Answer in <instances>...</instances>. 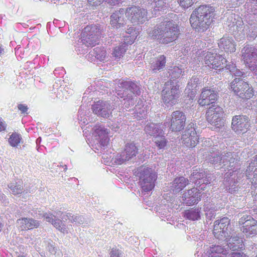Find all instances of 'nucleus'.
Here are the masks:
<instances>
[{"label": "nucleus", "instance_id": "c756f323", "mask_svg": "<svg viewBox=\"0 0 257 257\" xmlns=\"http://www.w3.org/2000/svg\"><path fill=\"white\" fill-rule=\"evenodd\" d=\"M188 180L183 177L175 178L170 186L173 193L176 194L182 190L188 184Z\"/></svg>", "mask_w": 257, "mask_h": 257}, {"label": "nucleus", "instance_id": "774afa93", "mask_svg": "<svg viewBox=\"0 0 257 257\" xmlns=\"http://www.w3.org/2000/svg\"><path fill=\"white\" fill-rule=\"evenodd\" d=\"M121 0H105V2L110 5L115 6L121 2Z\"/></svg>", "mask_w": 257, "mask_h": 257}, {"label": "nucleus", "instance_id": "37998d69", "mask_svg": "<svg viewBox=\"0 0 257 257\" xmlns=\"http://www.w3.org/2000/svg\"><path fill=\"white\" fill-rule=\"evenodd\" d=\"M8 187L11 190V193L14 195H19L22 193L24 190L23 182L21 180L10 183Z\"/></svg>", "mask_w": 257, "mask_h": 257}, {"label": "nucleus", "instance_id": "69168bd1", "mask_svg": "<svg viewBox=\"0 0 257 257\" xmlns=\"http://www.w3.org/2000/svg\"><path fill=\"white\" fill-rule=\"evenodd\" d=\"M7 127V124L5 121L0 117V132L4 131Z\"/></svg>", "mask_w": 257, "mask_h": 257}, {"label": "nucleus", "instance_id": "7c9ffc66", "mask_svg": "<svg viewBox=\"0 0 257 257\" xmlns=\"http://www.w3.org/2000/svg\"><path fill=\"white\" fill-rule=\"evenodd\" d=\"M17 223L20 225L22 230L31 229L37 227L39 225V222L32 218H23L17 220Z\"/></svg>", "mask_w": 257, "mask_h": 257}, {"label": "nucleus", "instance_id": "4c0bfd02", "mask_svg": "<svg viewBox=\"0 0 257 257\" xmlns=\"http://www.w3.org/2000/svg\"><path fill=\"white\" fill-rule=\"evenodd\" d=\"M145 131L150 136L156 137L159 135L162 134L163 130L161 127V125L155 123H150L146 125L145 127Z\"/></svg>", "mask_w": 257, "mask_h": 257}, {"label": "nucleus", "instance_id": "bf43d9fd", "mask_svg": "<svg viewBox=\"0 0 257 257\" xmlns=\"http://www.w3.org/2000/svg\"><path fill=\"white\" fill-rule=\"evenodd\" d=\"M53 73L56 77H62L65 74V70L63 67H58L54 70Z\"/></svg>", "mask_w": 257, "mask_h": 257}, {"label": "nucleus", "instance_id": "7ed1b4c3", "mask_svg": "<svg viewBox=\"0 0 257 257\" xmlns=\"http://www.w3.org/2000/svg\"><path fill=\"white\" fill-rule=\"evenodd\" d=\"M116 83L121 89L117 90V95L123 98L124 107L128 109L134 104V96L141 94L140 86L137 83L130 80H119Z\"/></svg>", "mask_w": 257, "mask_h": 257}, {"label": "nucleus", "instance_id": "c03bdc74", "mask_svg": "<svg viewBox=\"0 0 257 257\" xmlns=\"http://www.w3.org/2000/svg\"><path fill=\"white\" fill-rule=\"evenodd\" d=\"M166 58L164 55H161L155 60L151 64V68L156 71L163 69L165 66Z\"/></svg>", "mask_w": 257, "mask_h": 257}, {"label": "nucleus", "instance_id": "423d86ee", "mask_svg": "<svg viewBox=\"0 0 257 257\" xmlns=\"http://www.w3.org/2000/svg\"><path fill=\"white\" fill-rule=\"evenodd\" d=\"M197 57L195 61L197 63L204 62L210 68L217 69L220 71L223 69V64L227 60L222 55L210 52L198 51L197 52Z\"/></svg>", "mask_w": 257, "mask_h": 257}, {"label": "nucleus", "instance_id": "c85d7f7f", "mask_svg": "<svg viewBox=\"0 0 257 257\" xmlns=\"http://www.w3.org/2000/svg\"><path fill=\"white\" fill-rule=\"evenodd\" d=\"M44 218L47 222H51L58 230L63 233H68L65 225L59 219H55L56 216L50 213H46L43 215Z\"/></svg>", "mask_w": 257, "mask_h": 257}, {"label": "nucleus", "instance_id": "0e129e2a", "mask_svg": "<svg viewBox=\"0 0 257 257\" xmlns=\"http://www.w3.org/2000/svg\"><path fill=\"white\" fill-rule=\"evenodd\" d=\"M110 254L111 257H119V251L118 249L112 248Z\"/></svg>", "mask_w": 257, "mask_h": 257}, {"label": "nucleus", "instance_id": "6e6552de", "mask_svg": "<svg viewBox=\"0 0 257 257\" xmlns=\"http://www.w3.org/2000/svg\"><path fill=\"white\" fill-rule=\"evenodd\" d=\"M234 93L242 99H249L254 95L252 86L240 78H235L230 84Z\"/></svg>", "mask_w": 257, "mask_h": 257}, {"label": "nucleus", "instance_id": "e433bc0d", "mask_svg": "<svg viewBox=\"0 0 257 257\" xmlns=\"http://www.w3.org/2000/svg\"><path fill=\"white\" fill-rule=\"evenodd\" d=\"M102 158L104 160L105 159L107 160L106 161H104V162L106 163L110 162L113 165H121L126 161H128L123 152L120 154H117L114 157L111 159L106 158L104 154H103Z\"/></svg>", "mask_w": 257, "mask_h": 257}, {"label": "nucleus", "instance_id": "b1692460", "mask_svg": "<svg viewBox=\"0 0 257 257\" xmlns=\"http://www.w3.org/2000/svg\"><path fill=\"white\" fill-rule=\"evenodd\" d=\"M56 215L57 217H60L64 220H68L71 223L75 224L83 225L84 226L85 224H87L89 223V221L85 220L82 215L74 216L69 213H63L60 211L56 212Z\"/></svg>", "mask_w": 257, "mask_h": 257}, {"label": "nucleus", "instance_id": "2eb2a0df", "mask_svg": "<svg viewBox=\"0 0 257 257\" xmlns=\"http://www.w3.org/2000/svg\"><path fill=\"white\" fill-rule=\"evenodd\" d=\"M224 115L223 109L216 105H212L207 110L206 119L211 124L219 127L221 126L223 121L221 118Z\"/></svg>", "mask_w": 257, "mask_h": 257}, {"label": "nucleus", "instance_id": "393cba45", "mask_svg": "<svg viewBox=\"0 0 257 257\" xmlns=\"http://www.w3.org/2000/svg\"><path fill=\"white\" fill-rule=\"evenodd\" d=\"M222 162L223 166L226 168L230 171H234L235 162L238 160L236 154L234 152H223V154L221 153Z\"/></svg>", "mask_w": 257, "mask_h": 257}, {"label": "nucleus", "instance_id": "4d7b16f0", "mask_svg": "<svg viewBox=\"0 0 257 257\" xmlns=\"http://www.w3.org/2000/svg\"><path fill=\"white\" fill-rule=\"evenodd\" d=\"M252 219L253 218L250 215H243L242 216L240 217V218L239 220V224L240 225H242L241 227L243 229L244 226L245 225V223L248 221H251V219Z\"/></svg>", "mask_w": 257, "mask_h": 257}, {"label": "nucleus", "instance_id": "58836bf2", "mask_svg": "<svg viewBox=\"0 0 257 257\" xmlns=\"http://www.w3.org/2000/svg\"><path fill=\"white\" fill-rule=\"evenodd\" d=\"M123 152L127 159L130 160L136 156L138 152V149L135 144L133 143H127L125 145Z\"/></svg>", "mask_w": 257, "mask_h": 257}, {"label": "nucleus", "instance_id": "0eeeda50", "mask_svg": "<svg viewBox=\"0 0 257 257\" xmlns=\"http://www.w3.org/2000/svg\"><path fill=\"white\" fill-rule=\"evenodd\" d=\"M101 31L96 25L87 26L83 29L80 43L87 47L94 46L98 44Z\"/></svg>", "mask_w": 257, "mask_h": 257}, {"label": "nucleus", "instance_id": "f8f14e48", "mask_svg": "<svg viewBox=\"0 0 257 257\" xmlns=\"http://www.w3.org/2000/svg\"><path fill=\"white\" fill-rule=\"evenodd\" d=\"M243 175L239 174L237 169L235 171L228 170L224 175L223 184L225 190L229 193H232L238 190V180L240 179Z\"/></svg>", "mask_w": 257, "mask_h": 257}, {"label": "nucleus", "instance_id": "39448f33", "mask_svg": "<svg viewBox=\"0 0 257 257\" xmlns=\"http://www.w3.org/2000/svg\"><path fill=\"white\" fill-rule=\"evenodd\" d=\"M181 92L178 80L174 79L167 81L165 83L161 92L164 103L168 107L175 104L180 96Z\"/></svg>", "mask_w": 257, "mask_h": 257}, {"label": "nucleus", "instance_id": "ddd939ff", "mask_svg": "<svg viewBox=\"0 0 257 257\" xmlns=\"http://www.w3.org/2000/svg\"><path fill=\"white\" fill-rule=\"evenodd\" d=\"M210 174L201 169L194 170L190 177V180L201 190H204L205 186L211 183Z\"/></svg>", "mask_w": 257, "mask_h": 257}, {"label": "nucleus", "instance_id": "6ab92c4d", "mask_svg": "<svg viewBox=\"0 0 257 257\" xmlns=\"http://www.w3.org/2000/svg\"><path fill=\"white\" fill-rule=\"evenodd\" d=\"M182 143L187 147H195L198 142V137L196 135L194 124H189L183 132L181 138Z\"/></svg>", "mask_w": 257, "mask_h": 257}, {"label": "nucleus", "instance_id": "5701e85b", "mask_svg": "<svg viewBox=\"0 0 257 257\" xmlns=\"http://www.w3.org/2000/svg\"><path fill=\"white\" fill-rule=\"evenodd\" d=\"M216 98L217 95L214 90L204 88L198 101L201 106L208 105L213 103Z\"/></svg>", "mask_w": 257, "mask_h": 257}, {"label": "nucleus", "instance_id": "1a4fd4ad", "mask_svg": "<svg viewBox=\"0 0 257 257\" xmlns=\"http://www.w3.org/2000/svg\"><path fill=\"white\" fill-rule=\"evenodd\" d=\"M230 220L227 217H223L215 221L214 225L213 233L216 238L219 240H225L231 234V229L229 227Z\"/></svg>", "mask_w": 257, "mask_h": 257}, {"label": "nucleus", "instance_id": "f3484780", "mask_svg": "<svg viewBox=\"0 0 257 257\" xmlns=\"http://www.w3.org/2000/svg\"><path fill=\"white\" fill-rule=\"evenodd\" d=\"M93 112L98 116L108 118L114 109V105L110 102L99 100L91 106Z\"/></svg>", "mask_w": 257, "mask_h": 257}, {"label": "nucleus", "instance_id": "cd10ccee", "mask_svg": "<svg viewBox=\"0 0 257 257\" xmlns=\"http://www.w3.org/2000/svg\"><path fill=\"white\" fill-rule=\"evenodd\" d=\"M218 46L220 49L226 52L231 53L235 51L234 42L231 37H223L218 40Z\"/></svg>", "mask_w": 257, "mask_h": 257}, {"label": "nucleus", "instance_id": "f257e3e1", "mask_svg": "<svg viewBox=\"0 0 257 257\" xmlns=\"http://www.w3.org/2000/svg\"><path fill=\"white\" fill-rule=\"evenodd\" d=\"M215 8L210 5H202L195 9L190 18L191 27L195 31L203 32L207 30L214 18Z\"/></svg>", "mask_w": 257, "mask_h": 257}, {"label": "nucleus", "instance_id": "e2e57ef3", "mask_svg": "<svg viewBox=\"0 0 257 257\" xmlns=\"http://www.w3.org/2000/svg\"><path fill=\"white\" fill-rule=\"evenodd\" d=\"M104 0H88L89 4L92 6L100 5Z\"/></svg>", "mask_w": 257, "mask_h": 257}, {"label": "nucleus", "instance_id": "6e6d98bb", "mask_svg": "<svg viewBox=\"0 0 257 257\" xmlns=\"http://www.w3.org/2000/svg\"><path fill=\"white\" fill-rule=\"evenodd\" d=\"M136 114L137 117L141 118L145 117L147 111L145 107L140 108L138 106L135 107Z\"/></svg>", "mask_w": 257, "mask_h": 257}, {"label": "nucleus", "instance_id": "13d9d810", "mask_svg": "<svg viewBox=\"0 0 257 257\" xmlns=\"http://www.w3.org/2000/svg\"><path fill=\"white\" fill-rule=\"evenodd\" d=\"M68 87H60L59 89L57 90L56 92H55V93H56V96L60 99H63V95H62L63 92H68Z\"/></svg>", "mask_w": 257, "mask_h": 257}, {"label": "nucleus", "instance_id": "5fc2aeb1", "mask_svg": "<svg viewBox=\"0 0 257 257\" xmlns=\"http://www.w3.org/2000/svg\"><path fill=\"white\" fill-rule=\"evenodd\" d=\"M180 6L184 9H187L191 7L196 0H178Z\"/></svg>", "mask_w": 257, "mask_h": 257}, {"label": "nucleus", "instance_id": "338daca9", "mask_svg": "<svg viewBox=\"0 0 257 257\" xmlns=\"http://www.w3.org/2000/svg\"><path fill=\"white\" fill-rule=\"evenodd\" d=\"M82 109V106H81L80 109L78 111V113H79L78 120L80 121H82L83 123H85L86 122V121L85 120V118H83V116H84V114H82L83 113H81Z\"/></svg>", "mask_w": 257, "mask_h": 257}, {"label": "nucleus", "instance_id": "ea45409f", "mask_svg": "<svg viewBox=\"0 0 257 257\" xmlns=\"http://www.w3.org/2000/svg\"><path fill=\"white\" fill-rule=\"evenodd\" d=\"M199 80L198 78L193 76L188 83L186 88L185 89V93H187L190 98L193 99L195 96V93L193 89L197 86Z\"/></svg>", "mask_w": 257, "mask_h": 257}, {"label": "nucleus", "instance_id": "f03ea898", "mask_svg": "<svg viewBox=\"0 0 257 257\" xmlns=\"http://www.w3.org/2000/svg\"><path fill=\"white\" fill-rule=\"evenodd\" d=\"M179 35L177 27L172 21L165 22L150 32L149 36L159 42L168 44L175 40Z\"/></svg>", "mask_w": 257, "mask_h": 257}, {"label": "nucleus", "instance_id": "4468645a", "mask_svg": "<svg viewBox=\"0 0 257 257\" xmlns=\"http://www.w3.org/2000/svg\"><path fill=\"white\" fill-rule=\"evenodd\" d=\"M171 124H170V118L168 121L164 123L165 126H170V129L172 132H180L184 127L186 117L185 114L182 111L177 110L172 112L171 114Z\"/></svg>", "mask_w": 257, "mask_h": 257}, {"label": "nucleus", "instance_id": "473e14b6", "mask_svg": "<svg viewBox=\"0 0 257 257\" xmlns=\"http://www.w3.org/2000/svg\"><path fill=\"white\" fill-rule=\"evenodd\" d=\"M252 172H253L252 183H254L255 185H257V155L254 159L249 164L246 170L245 175L247 179L250 178V173Z\"/></svg>", "mask_w": 257, "mask_h": 257}, {"label": "nucleus", "instance_id": "a878e982", "mask_svg": "<svg viewBox=\"0 0 257 257\" xmlns=\"http://www.w3.org/2000/svg\"><path fill=\"white\" fill-rule=\"evenodd\" d=\"M124 9H120L118 11H115L110 16V23L111 26L116 29L123 27L124 25Z\"/></svg>", "mask_w": 257, "mask_h": 257}, {"label": "nucleus", "instance_id": "49530a36", "mask_svg": "<svg viewBox=\"0 0 257 257\" xmlns=\"http://www.w3.org/2000/svg\"><path fill=\"white\" fill-rule=\"evenodd\" d=\"M22 140V138L20 134L17 133H13L10 136L9 143L12 147H18V146L20 144Z\"/></svg>", "mask_w": 257, "mask_h": 257}, {"label": "nucleus", "instance_id": "864d4df0", "mask_svg": "<svg viewBox=\"0 0 257 257\" xmlns=\"http://www.w3.org/2000/svg\"><path fill=\"white\" fill-rule=\"evenodd\" d=\"M167 0H157L154 2V7L156 11H160L167 7Z\"/></svg>", "mask_w": 257, "mask_h": 257}, {"label": "nucleus", "instance_id": "de8ad7c7", "mask_svg": "<svg viewBox=\"0 0 257 257\" xmlns=\"http://www.w3.org/2000/svg\"><path fill=\"white\" fill-rule=\"evenodd\" d=\"M226 69L228 70L231 74L236 77H241L244 75V73L236 68L235 64L231 62V64H226Z\"/></svg>", "mask_w": 257, "mask_h": 257}, {"label": "nucleus", "instance_id": "bb28decb", "mask_svg": "<svg viewBox=\"0 0 257 257\" xmlns=\"http://www.w3.org/2000/svg\"><path fill=\"white\" fill-rule=\"evenodd\" d=\"M107 57V53L104 48L97 47L89 53L87 59L91 62H94L96 60L100 61H104Z\"/></svg>", "mask_w": 257, "mask_h": 257}, {"label": "nucleus", "instance_id": "dca6fc26", "mask_svg": "<svg viewBox=\"0 0 257 257\" xmlns=\"http://www.w3.org/2000/svg\"><path fill=\"white\" fill-rule=\"evenodd\" d=\"M125 14L132 23L143 24L147 20V11L140 7L134 6L127 8L125 9Z\"/></svg>", "mask_w": 257, "mask_h": 257}, {"label": "nucleus", "instance_id": "a19ab883", "mask_svg": "<svg viewBox=\"0 0 257 257\" xmlns=\"http://www.w3.org/2000/svg\"><path fill=\"white\" fill-rule=\"evenodd\" d=\"M201 210L199 208H192L184 212V217L186 219L195 221L200 219Z\"/></svg>", "mask_w": 257, "mask_h": 257}, {"label": "nucleus", "instance_id": "9d476101", "mask_svg": "<svg viewBox=\"0 0 257 257\" xmlns=\"http://www.w3.org/2000/svg\"><path fill=\"white\" fill-rule=\"evenodd\" d=\"M93 129L92 133L94 138V145L92 147L97 150L107 146L109 139L108 138V131L103 126L96 124Z\"/></svg>", "mask_w": 257, "mask_h": 257}, {"label": "nucleus", "instance_id": "680f3d73", "mask_svg": "<svg viewBox=\"0 0 257 257\" xmlns=\"http://www.w3.org/2000/svg\"><path fill=\"white\" fill-rule=\"evenodd\" d=\"M18 108L23 113H27L28 109L27 105L24 104H19L18 105Z\"/></svg>", "mask_w": 257, "mask_h": 257}, {"label": "nucleus", "instance_id": "79ce46f5", "mask_svg": "<svg viewBox=\"0 0 257 257\" xmlns=\"http://www.w3.org/2000/svg\"><path fill=\"white\" fill-rule=\"evenodd\" d=\"M128 45L123 41L118 46L114 47L112 53V56L115 59H119L127 50Z\"/></svg>", "mask_w": 257, "mask_h": 257}, {"label": "nucleus", "instance_id": "3c124183", "mask_svg": "<svg viewBox=\"0 0 257 257\" xmlns=\"http://www.w3.org/2000/svg\"><path fill=\"white\" fill-rule=\"evenodd\" d=\"M29 45L28 39L27 38L23 39L21 41V45H18L15 48L16 55H19V56L22 53L23 49H26Z\"/></svg>", "mask_w": 257, "mask_h": 257}, {"label": "nucleus", "instance_id": "8fccbe9b", "mask_svg": "<svg viewBox=\"0 0 257 257\" xmlns=\"http://www.w3.org/2000/svg\"><path fill=\"white\" fill-rule=\"evenodd\" d=\"M204 211L205 212L206 217L211 220L215 216V207L214 204H206L204 207Z\"/></svg>", "mask_w": 257, "mask_h": 257}, {"label": "nucleus", "instance_id": "20e7f679", "mask_svg": "<svg viewBox=\"0 0 257 257\" xmlns=\"http://www.w3.org/2000/svg\"><path fill=\"white\" fill-rule=\"evenodd\" d=\"M134 174L139 178V183L142 193L145 194L153 190L157 179V175L154 170L150 168L141 167L135 171Z\"/></svg>", "mask_w": 257, "mask_h": 257}, {"label": "nucleus", "instance_id": "4be33fe9", "mask_svg": "<svg viewBox=\"0 0 257 257\" xmlns=\"http://www.w3.org/2000/svg\"><path fill=\"white\" fill-rule=\"evenodd\" d=\"M226 25L229 31L233 32L241 30L243 28V22L238 15L231 14L227 15Z\"/></svg>", "mask_w": 257, "mask_h": 257}, {"label": "nucleus", "instance_id": "a211bd4d", "mask_svg": "<svg viewBox=\"0 0 257 257\" xmlns=\"http://www.w3.org/2000/svg\"><path fill=\"white\" fill-rule=\"evenodd\" d=\"M206 254L208 257H247L241 251L229 253L226 249L218 245L210 247Z\"/></svg>", "mask_w": 257, "mask_h": 257}, {"label": "nucleus", "instance_id": "c9c22d12", "mask_svg": "<svg viewBox=\"0 0 257 257\" xmlns=\"http://www.w3.org/2000/svg\"><path fill=\"white\" fill-rule=\"evenodd\" d=\"M242 232L246 235H255L257 233V221L253 218L245 223Z\"/></svg>", "mask_w": 257, "mask_h": 257}, {"label": "nucleus", "instance_id": "603ef678", "mask_svg": "<svg viewBox=\"0 0 257 257\" xmlns=\"http://www.w3.org/2000/svg\"><path fill=\"white\" fill-rule=\"evenodd\" d=\"M154 142L159 149L164 148L167 144V141L164 136L159 135L155 138Z\"/></svg>", "mask_w": 257, "mask_h": 257}, {"label": "nucleus", "instance_id": "412c9836", "mask_svg": "<svg viewBox=\"0 0 257 257\" xmlns=\"http://www.w3.org/2000/svg\"><path fill=\"white\" fill-rule=\"evenodd\" d=\"M200 190L193 188L185 192L182 196L183 203L188 206L198 203L201 200Z\"/></svg>", "mask_w": 257, "mask_h": 257}, {"label": "nucleus", "instance_id": "09e8293b", "mask_svg": "<svg viewBox=\"0 0 257 257\" xmlns=\"http://www.w3.org/2000/svg\"><path fill=\"white\" fill-rule=\"evenodd\" d=\"M168 73L171 77L170 80H176L182 75V68L179 67L174 66L169 69ZM182 75H183V74H182Z\"/></svg>", "mask_w": 257, "mask_h": 257}, {"label": "nucleus", "instance_id": "f704fd0d", "mask_svg": "<svg viewBox=\"0 0 257 257\" xmlns=\"http://www.w3.org/2000/svg\"><path fill=\"white\" fill-rule=\"evenodd\" d=\"M242 31L246 33L249 39H254L257 37V23H250L249 21L248 24L243 27Z\"/></svg>", "mask_w": 257, "mask_h": 257}, {"label": "nucleus", "instance_id": "72a5a7b5", "mask_svg": "<svg viewBox=\"0 0 257 257\" xmlns=\"http://www.w3.org/2000/svg\"><path fill=\"white\" fill-rule=\"evenodd\" d=\"M217 147V146H213V147L210 149V154L209 155L207 160L212 164H219L220 165L222 162V155L219 152Z\"/></svg>", "mask_w": 257, "mask_h": 257}, {"label": "nucleus", "instance_id": "a18cd8bd", "mask_svg": "<svg viewBox=\"0 0 257 257\" xmlns=\"http://www.w3.org/2000/svg\"><path fill=\"white\" fill-rule=\"evenodd\" d=\"M125 33V35L123 36L124 38L123 41L127 44L131 45L137 38V33L134 28L132 27H130Z\"/></svg>", "mask_w": 257, "mask_h": 257}, {"label": "nucleus", "instance_id": "052dcab7", "mask_svg": "<svg viewBox=\"0 0 257 257\" xmlns=\"http://www.w3.org/2000/svg\"><path fill=\"white\" fill-rule=\"evenodd\" d=\"M47 248L51 254H55L56 253L57 248L54 246L53 243H49Z\"/></svg>", "mask_w": 257, "mask_h": 257}, {"label": "nucleus", "instance_id": "2f4dec72", "mask_svg": "<svg viewBox=\"0 0 257 257\" xmlns=\"http://www.w3.org/2000/svg\"><path fill=\"white\" fill-rule=\"evenodd\" d=\"M231 238L225 240L227 242L228 247L232 251H235L238 249L243 247V241L241 237L238 236H233L231 234Z\"/></svg>", "mask_w": 257, "mask_h": 257}, {"label": "nucleus", "instance_id": "9b49d317", "mask_svg": "<svg viewBox=\"0 0 257 257\" xmlns=\"http://www.w3.org/2000/svg\"><path fill=\"white\" fill-rule=\"evenodd\" d=\"M241 53L245 65L257 74V49L246 45L241 50Z\"/></svg>", "mask_w": 257, "mask_h": 257}, {"label": "nucleus", "instance_id": "aec40b11", "mask_svg": "<svg viewBox=\"0 0 257 257\" xmlns=\"http://www.w3.org/2000/svg\"><path fill=\"white\" fill-rule=\"evenodd\" d=\"M250 126L248 116L243 115H235L232 119L231 127L237 134L246 132Z\"/></svg>", "mask_w": 257, "mask_h": 257}]
</instances>
